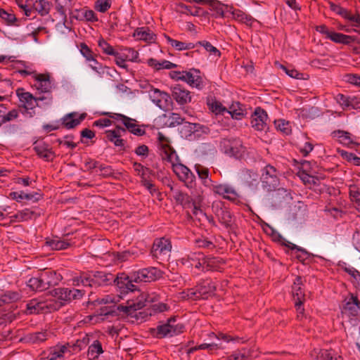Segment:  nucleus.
<instances>
[{
  "label": "nucleus",
  "mask_w": 360,
  "mask_h": 360,
  "mask_svg": "<svg viewBox=\"0 0 360 360\" xmlns=\"http://www.w3.org/2000/svg\"><path fill=\"white\" fill-rule=\"evenodd\" d=\"M349 198L354 204L355 208L360 212V188L353 185L349 188Z\"/></svg>",
  "instance_id": "obj_52"
},
{
  "label": "nucleus",
  "mask_w": 360,
  "mask_h": 360,
  "mask_svg": "<svg viewBox=\"0 0 360 360\" xmlns=\"http://www.w3.org/2000/svg\"><path fill=\"white\" fill-rule=\"evenodd\" d=\"M262 182L263 186L267 190L274 188L278 183L277 171L276 168L271 165H266L264 169L262 176Z\"/></svg>",
  "instance_id": "obj_17"
},
{
  "label": "nucleus",
  "mask_w": 360,
  "mask_h": 360,
  "mask_svg": "<svg viewBox=\"0 0 360 360\" xmlns=\"http://www.w3.org/2000/svg\"><path fill=\"white\" fill-rule=\"evenodd\" d=\"M243 179L249 184H252L258 179V174L251 169H245L242 172Z\"/></svg>",
  "instance_id": "obj_58"
},
{
  "label": "nucleus",
  "mask_w": 360,
  "mask_h": 360,
  "mask_svg": "<svg viewBox=\"0 0 360 360\" xmlns=\"http://www.w3.org/2000/svg\"><path fill=\"white\" fill-rule=\"evenodd\" d=\"M210 9L213 11H214V14H213L214 18H224V7L225 6L224 4H222L219 1L212 0V2H210Z\"/></svg>",
  "instance_id": "obj_56"
},
{
  "label": "nucleus",
  "mask_w": 360,
  "mask_h": 360,
  "mask_svg": "<svg viewBox=\"0 0 360 360\" xmlns=\"http://www.w3.org/2000/svg\"><path fill=\"white\" fill-rule=\"evenodd\" d=\"M49 336L50 333L46 330H44L29 333L27 335L26 339L29 342L38 344L46 340Z\"/></svg>",
  "instance_id": "obj_45"
},
{
  "label": "nucleus",
  "mask_w": 360,
  "mask_h": 360,
  "mask_svg": "<svg viewBox=\"0 0 360 360\" xmlns=\"http://www.w3.org/2000/svg\"><path fill=\"white\" fill-rule=\"evenodd\" d=\"M40 360H64V352L60 350L59 345L51 347L41 355Z\"/></svg>",
  "instance_id": "obj_33"
},
{
  "label": "nucleus",
  "mask_w": 360,
  "mask_h": 360,
  "mask_svg": "<svg viewBox=\"0 0 360 360\" xmlns=\"http://www.w3.org/2000/svg\"><path fill=\"white\" fill-rule=\"evenodd\" d=\"M172 96L179 105H184L191 101L190 91L181 85H176L172 88Z\"/></svg>",
  "instance_id": "obj_22"
},
{
  "label": "nucleus",
  "mask_w": 360,
  "mask_h": 360,
  "mask_svg": "<svg viewBox=\"0 0 360 360\" xmlns=\"http://www.w3.org/2000/svg\"><path fill=\"white\" fill-rule=\"evenodd\" d=\"M46 245L53 250H65L70 245V243L67 240H62L58 237L47 238L46 240Z\"/></svg>",
  "instance_id": "obj_39"
},
{
  "label": "nucleus",
  "mask_w": 360,
  "mask_h": 360,
  "mask_svg": "<svg viewBox=\"0 0 360 360\" xmlns=\"http://www.w3.org/2000/svg\"><path fill=\"white\" fill-rule=\"evenodd\" d=\"M19 116V111L17 109H13L8 112L7 113L4 112L3 117L1 118V122H0V125H3L4 124L11 122L17 119Z\"/></svg>",
  "instance_id": "obj_61"
},
{
  "label": "nucleus",
  "mask_w": 360,
  "mask_h": 360,
  "mask_svg": "<svg viewBox=\"0 0 360 360\" xmlns=\"http://www.w3.org/2000/svg\"><path fill=\"white\" fill-rule=\"evenodd\" d=\"M292 199L290 192L283 188H281L275 191L271 194L272 202L275 204H281L283 202H288Z\"/></svg>",
  "instance_id": "obj_31"
},
{
  "label": "nucleus",
  "mask_w": 360,
  "mask_h": 360,
  "mask_svg": "<svg viewBox=\"0 0 360 360\" xmlns=\"http://www.w3.org/2000/svg\"><path fill=\"white\" fill-rule=\"evenodd\" d=\"M104 352L102 347L101 342L95 340L89 346L87 351V357L89 360H95L98 358L100 354Z\"/></svg>",
  "instance_id": "obj_36"
},
{
  "label": "nucleus",
  "mask_w": 360,
  "mask_h": 360,
  "mask_svg": "<svg viewBox=\"0 0 360 360\" xmlns=\"http://www.w3.org/2000/svg\"><path fill=\"white\" fill-rule=\"evenodd\" d=\"M220 149L226 155L236 159H242L247 152L246 147L238 138H224L220 141Z\"/></svg>",
  "instance_id": "obj_2"
},
{
  "label": "nucleus",
  "mask_w": 360,
  "mask_h": 360,
  "mask_svg": "<svg viewBox=\"0 0 360 360\" xmlns=\"http://www.w3.org/2000/svg\"><path fill=\"white\" fill-rule=\"evenodd\" d=\"M332 136L342 145L350 146L356 144L354 138L352 134L343 130H337L332 132Z\"/></svg>",
  "instance_id": "obj_29"
},
{
  "label": "nucleus",
  "mask_w": 360,
  "mask_h": 360,
  "mask_svg": "<svg viewBox=\"0 0 360 360\" xmlns=\"http://www.w3.org/2000/svg\"><path fill=\"white\" fill-rule=\"evenodd\" d=\"M0 18L5 20L8 25H13L17 20L13 13H8L3 8H0Z\"/></svg>",
  "instance_id": "obj_64"
},
{
  "label": "nucleus",
  "mask_w": 360,
  "mask_h": 360,
  "mask_svg": "<svg viewBox=\"0 0 360 360\" xmlns=\"http://www.w3.org/2000/svg\"><path fill=\"white\" fill-rule=\"evenodd\" d=\"M44 308L50 309V304H48L44 302H39L37 300L33 299L27 304L26 310L27 313L30 314H39Z\"/></svg>",
  "instance_id": "obj_37"
},
{
  "label": "nucleus",
  "mask_w": 360,
  "mask_h": 360,
  "mask_svg": "<svg viewBox=\"0 0 360 360\" xmlns=\"http://www.w3.org/2000/svg\"><path fill=\"white\" fill-rule=\"evenodd\" d=\"M84 293V290L79 289L68 288H55L51 290V294L58 301H56L53 304L50 303V309L53 311L58 310L67 302L81 299Z\"/></svg>",
  "instance_id": "obj_1"
},
{
  "label": "nucleus",
  "mask_w": 360,
  "mask_h": 360,
  "mask_svg": "<svg viewBox=\"0 0 360 360\" xmlns=\"http://www.w3.org/2000/svg\"><path fill=\"white\" fill-rule=\"evenodd\" d=\"M111 0H97L94 8L98 12L105 13L111 7Z\"/></svg>",
  "instance_id": "obj_59"
},
{
  "label": "nucleus",
  "mask_w": 360,
  "mask_h": 360,
  "mask_svg": "<svg viewBox=\"0 0 360 360\" xmlns=\"http://www.w3.org/2000/svg\"><path fill=\"white\" fill-rule=\"evenodd\" d=\"M124 53L123 56H125L128 60L131 62H136L139 58V53L133 48L125 47L122 49Z\"/></svg>",
  "instance_id": "obj_62"
},
{
  "label": "nucleus",
  "mask_w": 360,
  "mask_h": 360,
  "mask_svg": "<svg viewBox=\"0 0 360 360\" xmlns=\"http://www.w3.org/2000/svg\"><path fill=\"white\" fill-rule=\"evenodd\" d=\"M160 271L155 267H148L131 273V278L134 283H148L155 281L160 277Z\"/></svg>",
  "instance_id": "obj_10"
},
{
  "label": "nucleus",
  "mask_w": 360,
  "mask_h": 360,
  "mask_svg": "<svg viewBox=\"0 0 360 360\" xmlns=\"http://www.w3.org/2000/svg\"><path fill=\"white\" fill-rule=\"evenodd\" d=\"M328 39H330L332 41L337 44H342L345 45L349 44L351 42L354 41L352 37L349 35H346L342 33L336 32L334 31H331L330 35H328Z\"/></svg>",
  "instance_id": "obj_43"
},
{
  "label": "nucleus",
  "mask_w": 360,
  "mask_h": 360,
  "mask_svg": "<svg viewBox=\"0 0 360 360\" xmlns=\"http://www.w3.org/2000/svg\"><path fill=\"white\" fill-rule=\"evenodd\" d=\"M148 65L153 68L156 70L162 69L170 70L176 67V65L167 60L158 61L155 58H150L148 60Z\"/></svg>",
  "instance_id": "obj_42"
},
{
  "label": "nucleus",
  "mask_w": 360,
  "mask_h": 360,
  "mask_svg": "<svg viewBox=\"0 0 360 360\" xmlns=\"http://www.w3.org/2000/svg\"><path fill=\"white\" fill-rule=\"evenodd\" d=\"M204 254L202 252H192L181 259V262L187 268H195L197 270L202 271Z\"/></svg>",
  "instance_id": "obj_16"
},
{
  "label": "nucleus",
  "mask_w": 360,
  "mask_h": 360,
  "mask_svg": "<svg viewBox=\"0 0 360 360\" xmlns=\"http://www.w3.org/2000/svg\"><path fill=\"white\" fill-rule=\"evenodd\" d=\"M231 13L235 20H237L241 23H244L248 26H252V23L255 22L253 17L241 10L233 9Z\"/></svg>",
  "instance_id": "obj_38"
},
{
  "label": "nucleus",
  "mask_w": 360,
  "mask_h": 360,
  "mask_svg": "<svg viewBox=\"0 0 360 360\" xmlns=\"http://www.w3.org/2000/svg\"><path fill=\"white\" fill-rule=\"evenodd\" d=\"M200 73L198 70L194 68L190 71H185L184 81L190 86L200 89L202 88V79Z\"/></svg>",
  "instance_id": "obj_27"
},
{
  "label": "nucleus",
  "mask_w": 360,
  "mask_h": 360,
  "mask_svg": "<svg viewBox=\"0 0 360 360\" xmlns=\"http://www.w3.org/2000/svg\"><path fill=\"white\" fill-rule=\"evenodd\" d=\"M33 77L36 82V89L42 93L50 92L52 89V84L49 73H33Z\"/></svg>",
  "instance_id": "obj_20"
},
{
  "label": "nucleus",
  "mask_w": 360,
  "mask_h": 360,
  "mask_svg": "<svg viewBox=\"0 0 360 360\" xmlns=\"http://www.w3.org/2000/svg\"><path fill=\"white\" fill-rule=\"evenodd\" d=\"M90 343V335L85 334L82 338L77 340L75 342H68L59 345L60 350H63L64 356L68 354L69 356L77 354L84 349Z\"/></svg>",
  "instance_id": "obj_13"
},
{
  "label": "nucleus",
  "mask_w": 360,
  "mask_h": 360,
  "mask_svg": "<svg viewBox=\"0 0 360 360\" xmlns=\"http://www.w3.org/2000/svg\"><path fill=\"white\" fill-rule=\"evenodd\" d=\"M221 345L217 343H210V344L203 343L200 345L189 348L187 350V354L189 355L191 353H193L194 352L199 350V349H208L209 351H212V350L218 349H221Z\"/></svg>",
  "instance_id": "obj_55"
},
{
  "label": "nucleus",
  "mask_w": 360,
  "mask_h": 360,
  "mask_svg": "<svg viewBox=\"0 0 360 360\" xmlns=\"http://www.w3.org/2000/svg\"><path fill=\"white\" fill-rule=\"evenodd\" d=\"M304 281L300 276H297L295 278L292 285L293 300H305V293L303 289Z\"/></svg>",
  "instance_id": "obj_30"
},
{
  "label": "nucleus",
  "mask_w": 360,
  "mask_h": 360,
  "mask_svg": "<svg viewBox=\"0 0 360 360\" xmlns=\"http://www.w3.org/2000/svg\"><path fill=\"white\" fill-rule=\"evenodd\" d=\"M167 42L177 51H184L193 49L195 47L193 43H185L176 39H173L169 37H167Z\"/></svg>",
  "instance_id": "obj_48"
},
{
  "label": "nucleus",
  "mask_w": 360,
  "mask_h": 360,
  "mask_svg": "<svg viewBox=\"0 0 360 360\" xmlns=\"http://www.w3.org/2000/svg\"><path fill=\"white\" fill-rule=\"evenodd\" d=\"M202 131L208 133L209 129L207 127L202 126L199 124H194L191 122H185L179 129V134L181 137L192 140L193 134L197 131Z\"/></svg>",
  "instance_id": "obj_19"
},
{
  "label": "nucleus",
  "mask_w": 360,
  "mask_h": 360,
  "mask_svg": "<svg viewBox=\"0 0 360 360\" xmlns=\"http://www.w3.org/2000/svg\"><path fill=\"white\" fill-rule=\"evenodd\" d=\"M311 164L310 162L304 160L302 162V171L300 172V177L304 184H316V181L317 178L314 175L308 173L307 168H305V166L309 165Z\"/></svg>",
  "instance_id": "obj_41"
},
{
  "label": "nucleus",
  "mask_w": 360,
  "mask_h": 360,
  "mask_svg": "<svg viewBox=\"0 0 360 360\" xmlns=\"http://www.w3.org/2000/svg\"><path fill=\"white\" fill-rule=\"evenodd\" d=\"M195 170L197 172L199 178L202 180V184L205 186H208V184L212 181L209 178V169L202 165L196 164L195 165Z\"/></svg>",
  "instance_id": "obj_49"
},
{
  "label": "nucleus",
  "mask_w": 360,
  "mask_h": 360,
  "mask_svg": "<svg viewBox=\"0 0 360 360\" xmlns=\"http://www.w3.org/2000/svg\"><path fill=\"white\" fill-rule=\"evenodd\" d=\"M20 100L21 102L24 103L25 108L27 109H33L37 105V101L40 100L42 101L44 99V97H39L35 98L32 94L29 92H25L21 94L20 96Z\"/></svg>",
  "instance_id": "obj_44"
},
{
  "label": "nucleus",
  "mask_w": 360,
  "mask_h": 360,
  "mask_svg": "<svg viewBox=\"0 0 360 360\" xmlns=\"http://www.w3.org/2000/svg\"><path fill=\"white\" fill-rule=\"evenodd\" d=\"M184 118L179 113L172 112L168 117L169 127H174L184 123Z\"/></svg>",
  "instance_id": "obj_60"
},
{
  "label": "nucleus",
  "mask_w": 360,
  "mask_h": 360,
  "mask_svg": "<svg viewBox=\"0 0 360 360\" xmlns=\"http://www.w3.org/2000/svg\"><path fill=\"white\" fill-rule=\"evenodd\" d=\"M79 51L81 54L83 56L84 58H85L86 61L89 62H93L96 64L98 65V66H95L93 65H89V67L93 70L94 72H96L99 77H102L104 71V68H108L106 66H103L101 63H100L96 59V55L94 53L92 50L85 44V43H81L79 45Z\"/></svg>",
  "instance_id": "obj_15"
},
{
  "label": "nucleus",
  "mask_w": 360,
  "mask_h": 360,
  "mask_svg": "<svg viewBox=\"0 0 360 360\" xmlns=\"http://www.w3.org/2000/svg\"><path fill=\"white\" fill-rule=\"evenodd\" d=\"M133 37L146 42H153L156 38L155 34L148 27H146L136 28L133 34Z\"/></svg>",
  "instance_id": "obj_32"
},
{
  "label": "nucleus",
  "mask_w": 360,
  "mask_h": 360,
  "mask_svg": "<svg viewBox=\"0 0 360 360\" xmlns=\"http://www.w3.org/2000/svg\"><path fill=\"white\" fill-rule=\"evenodd\" d=\"M171 322H176L175 318H170L165 324L157 327V335L158 338H165L167 335L171 336Z\"/></svg>",
  "instance_id": "obj_51"
},
{
  "label": "nucleus",
  "mask_w": 360,
  "mask_h": 360,
  "mask_svg": "<svg viewBox=\"0 0 360 360\" xmlns=\"http://www.w3.org/2000/svg\"><path fill=\"white\" fill-rule=\"evenodd\" d=\"M212 191L214 193L221 195L224 199L229 200H235L238 196L235 188L227 184L214 185Z\"/></svg>",
  "instance_id": "obj_21"
},
{
  "label": "nucleus",
  "mask_w": 360,
  "mask_h": 360,
  "mask_svg": "<svg viewBox=\"0 0 360 360\" xmlns=\"http://www.w3.org/2000/svg\"><path fill=\"white\" fill-rule=\"evenodd\" d=\"M21 295L16 291H4L0 290V306L20 300Z\"/></svg>",
  "instance_id": "obj_35"
},
{
  "label": "nucleus",
  "mask_w": 360,
  "mask_h": 360,
  "mask_svg": "<svg viewBox=\"0 0 360 360\" xmlns=\"http://www.w3.org/2000/svg\"><path fill=\"white\" fill-rule=\"evenodd\" d=\"M89 275V287L98 288L111 284L114 279L115 275L105 271H91Z\"/></svg>",
  "instance_id": "obj_11"
},
{
  "label": "nucleus",
  "mask_w": 360,
  "mask_h": 360,
  "mask_svg": "<svg viewBox=\"0 0 360 360\" xmlns=\"http://www.w3.org/2000/svg\"><path fill=\"white\" fill-rule=\"evenodd\" d=\"M180 160L170 162L174 172L179 179L185 183L187 187H192L195 182V176L188 167L179 162Z\"/></svg>",
  "instance_id": "obj_7"
},
{
  "label": "nucleus",
  "mask_w": 360,
  "mask_h": 360,
  "mask_svg": "<svg viewBox=\"0 0 360 360\" xmlns=\"http://www.w3.org/2000/svg\"><path fill=\"white\" fill-rule=\"evenodd\" d=\"M105 134L107 139L113 143L115 146L124 147V141L120 138L121 136H120V134H117L113 130H106Z\"/></svg>",
  "instance_id": "obj_53"
},
{
  "label": "nucleus",
  "mask_w": 360,
  "mask_h": 360,
  "mask_svg": "<svg viewBox=\"0 0 360 360\" xmlns=\"http://www.w3.org/2000/svg\"><path fill=\"white\" fill-rule=\"evenodd\" d=\"M359 311L360 301L357 296L350 294L349 297L345 298V303L341 309L342 316L353 319L358 316Z\"/></svg>",
  "instance_id": "obj_9"
},
{
  "label": "nucleus",
  "mask_w": 360,
  "mask_h": 360,
  "mask_svg": "<svg viewBox=\"0 0 360 360\" xmlns=\"http://www.w3.org/2000/svg\"><path fill=\"white\" fill-rule=\"evenodd\" d=\"M27 286L34 291H44L46 290L44 283L41 281L40 273L37 277H32L27 283Z\"/></svg>",
  "instance_id": "obj_50"
},
{
  "label": "nucleus",
  "mask_w": 360,
  "mask_h": 360,
  "mask_svg": "<svg viewBox=\"0 0 360 360\" xmlns=\"http://www.w3.org/2000/svg\"><path fill=\"white\" fill-rule=\"evenodd\" d=\"M98 45L102 50L103 53L108 56L117 55V52L114 48L108 43L104 39L101 38L98 41Z\"/></svg>",
  "instance_id": "obj_57"
},
{
  "label": "nucleus",
  "mask_w": 360,
  "mask_h": 360,
  "mask_svg": "<svg viewBox=\"0 0 360 360\" xmlns=\"http://www.w3.org/2000/svg\"><path fill=\"white\" fill-rule=\"evenodd\" d=\"M85 117L84 113L78 115L77 112H71L63 117L62 124L68 129H73L79 125Z\"/></svg>",
  "instance_id": "obj_28"
},
{
  "label": "nucleus",
  "mask_w": 360,
  "mask_h": 360,
  "mask_svg": "<svg viewBox=\"0 0 360 360\" xmlns=\"http://www.w3.org/2000/svg\"><path fill=\"white\" fill-rule=\"evenodd\" d=\"M267 120L268 115L266 112L258 107L255 108L254 113L251 116V125L257 131L265 130L267 127Z\"/></svg>",
  "instance_id": "obj_18"
},
{
  "label": "nucleus",
  "mask_w": 360,
  "mask_h": 360,
  "mask_svg": "<svg viewBox=\"0 0 360 360\" xmlns=\"http://www.w3.org/2000/svg\"><path fill=\"white\" fill-rule=\"evenodd\" d=\"M199 44L202 46L204 47V49L207 51V52H210V53H213L214 55L215 56H221V52L219 51V50H218L216 47H214V46H212L209 41H198L196 44H195V46Z\"/></svg>",
  "instance_id": "obj_63"
},
{
  "label": "nucleus",
  "mask_w": 360,
  "mask_h": 360,
  "mask_svg": "<svg viewBox=\"0 0 360 360\" xmlns=\"http://www.w3.org/2000/svg\"><path fill=\"white\" fill-rule=\"evenodd\" d=\"M216 285L210 279H205L200 281L195 287V289L190 288L184 293L186 294L188 299L197 300L200 299L206 300L214 295Z\"/></svg>",
  "instance_id": "obj_3"
},
{
  "label": "nucleus",
  "mask_w": 360,
  "mask_h": 360,
  "mask_svg": "<svg viewBox=\"0 0 360 360\" xmlns=\"http://www.w3.org/2000/svg\"><path fill=\"white\" fill-rule=\"evenodd\" d=\"M159 147L161 150L162 160L168 162H174L179 160V156L175 150L169 145V141L162 133L158 134Z\"/></svg>",
  "instance_id": "obj_8"
},
{
  "label": "nucleus",
  "mask_w": 360,
  "mask_h": 360,
  "mask_svg": "<svg viewBox=\"0 0 360 360\" xmlns=\"http://www.w3.org/2000/svg\"><path fill=\"white\" fill-rule=\"evenodd\" d=\"M153 302V299L146 292L140 293L135 299H129L125 304H119L117 309L127 315L132 316L137 310L145 307L148 302Z\"/></svg>",
  "instance_id": "obj_4"
},
{
  "label": "nucleus",
  "mask_w": 360,
  "mask_h": 360,
  "mask_svg": "<svg viewBox=\"0 0 360 360\" xmlns=\"http://www.w3.org/2000/svg\"><path fill=\"white\" fill-rule=\"evenodd\" d=\"M41 276V281L46 288V290L51 286L56 285L62 280L60 274H57L54 271L44 270L40 272Z\"/></svg>",
  "instance_id": "obj_23"
},
{
  "label": "nucleus",
  "mask_w": 360,
  "mask_h": 360,
  "mask_svg": "<svg viewBox=\"0 0 360 360\" xmlns=\"http://www.w3.org/2000/svg\"><path fill=\"white\" fill-rule=\"evenodd\" d=\"M33 149L37 155L46 161L52 160L53 155L49 146L43 141H37L33 144Z\"/></svg>",
  "instance_id": "obj_26"
},
{
  "label": "nucleus",
  "mask_w": 360,
  "mask_h": 360,
  "mask_svg": "<svg viewBox=\"0 0 360 360\" xmlns=\"http://www.w3.org/2000/svg\"><path fill=\"white\" fill-rule=\"evenodd\" d=\"M112 283H115L121 294L138 290L136 285L134 284V281L131 278V274L129 275L124 273L119 274L115 276Z\"/></svg>",
  "instance_id": "obj_14"
},
{
  "label": "nucleus",
  "mask_w": 360,
  "mask_h": 360,
  "mask_svg": "<svg viewBox=\"0 0 360 360\" xmlns=\"http://www.w3.org/2000/svg\"><path fill=\"white\" fill-rule=\"evenodd\" d=\"M33 9L41 16L49 14L51 9V4L47 0H38L33 4Z\"/></svg>",
  "instance_id": "obj_46"
},
{
  "label": "nucleus",
  "mask_w": 360,
  "mask_h": 360,
  "mask_svg": "<svg viewBox=\"0 0 360 360\" xmlns=\"http://www.w3.org/2000/svg\"><path fill=\"white\" fill-rule=\"evenodd\" d=\"M171 242L165 238H156L153 244L150 254L157 260H164L169 256Z\"/></svg>",
  "instance_id": "obj_6"
},
{
  "label": "nucleus",
  "mask_w": 360,
  "mask_h": 360,
  "mask_svg": "<svg viewBox=\"0 0 360 360\" xmlns=\"http://www.w3.org/2000/svg\"><path fill=\"white\" fill-rule=\"evenodd\" d=\"M9 196L11 199L20 201L21 200H32L37 202L40 199L41 195L38 193H25L23 191L16 192L13 191L10 193Z\"/></svg>",
  "instance_id": "obj_40"
},
{
  "label": "nucleus",
  "mask_w": 360,
  "mask_h": 360,
  "mask_svg": "<svg viewBox=\"0 0 360 360\" xmlns=\"http://www.w3.org/2000/svg\"><path fill=\"white\" fill-rule=\"evenodd\" d=\"M102 115L121 122L125 127L126 130H128L130 133L136 136H141L146 134L145 129H142L141 126L138 124V122L135 119H132L122 114L110 112H102Z\"/></svg>",
  "instance_id": "obj_5"
},
{
  "label": "nucleus",
  "mask_w": 360,
  "mask_h": 360,
  "mask_svg": "<svg viewBox=\"0 0 360 360\" xmlns=\"http://www.w3.org/2000/svg\"><path fill=\"white\" fill-rule=\"evenodd\" d=\"M223 259L217 257L204 255L203 269L205 271H219L221 266L224 264Z\"/></svg>",
  "instance_id": "obj_24"
},
{
  "label": "nucleus",
  "mask_w": 360,
  "mask_h": 360,
  "mask_svg": "<svg viewBox=\"0 0 360 360\" xmlns=\"http://www.w3.org/2000/svg\"><path fill=\"white\" fill-rule=\"evenodd\" d=\"M311 356L316 360H342V356L333 349H314Z\"/></svg>",
  "instance_id": "obj_25"
},
{
  "label": "nucleus",
  "mask_w": 360,
  "mask_h": 360,
  "mask_svg": "<svg viewBox=\"0 0 360 360\" xmlns=\"http://www.w3.org/2000/svg\"><path fill=\"white\" fill-rule=\"evenodd\" d=\"M219 222L226 228L231 226L232 217L231 212L226 209H219L217 213Z\"/></svg>",
  "instance_id": "obj_47"
},
{
  "label": "nucleus",
  "mask_w": 360,
  "mask_h": 360,
  "mask_svg": "<svg viewBox=\"0 0 360 360\" xmlns=\"http://www.w3.org/2000/svg\"><path fill=\"white\" fill-rule=\"evenodd\" d=\"M177 8L181 13L190 14L193 16H198L200 15V11H201L200 7L192 8L182 3L177 5Z\"/></svg>",
  "instance_id": "obj_54"
},
{
  "label": "nucleus",
  "mask_w": 360,
  "mask_h": 360,
  "mask_svg": "<svg viewBox=\"0 0 360 360\" xmlns=\"http://www.w3.org/2000/svg\"><path fill=\"white\" fill-rule=\"evenodd\" d=\"M173 198L177 204L183 206L184 208H189L191 207L193 199L186 193L176 190L174 191Z\"/></svg>",
  "instance_id": "obj_34"
},
{
  "label": "nucleus",
  "mask_w": 360,
  "mask_h": 360,
  "mask_svg": "<svg viewBox=\"0 0 360 360\" xmlns=\"http://www.w3.org/2000/svg\"><path fill=\"white\" fill-rule=\"evenodd\" d=\"M149 97L154 104L165 111L170 107L172 103L169 94L155 88L149 91Z\"/></svg>",
  "instance_id": "obj_12"
}]
</instances>
